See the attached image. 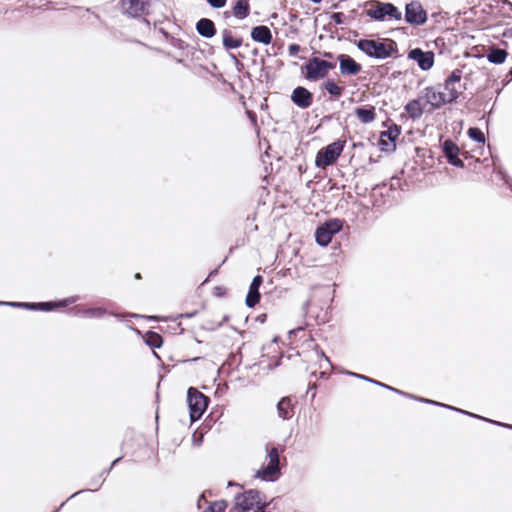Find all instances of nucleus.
I'll list each match as a JSON object with an SVG mask.
<instances>
[{
    "label": "nucleus",
    "mask_w": 512,
    "mask_h": 512,
    "mask_svg": "<svg viewBox=\"0 0 512 512\" xmlns=\"http://www.w3.org/2000/svg\"><path fill=\"white\" fill-rule=\"evenodd\" d=\"M358 50L369 58L384 60L387 58H398V44L391 38L385 39H359L355 41Z\"/></svg>",
    "instance_id": "1"
},
{
    "label": "nucleus",
    "mask_w": 512,
    "mask_h": 512,
    "mask_svg": "<svg viewBox=\"0 0 512 512\" xmlns=\"http://www.w3.org/2000/svg\"><path fill=\"white\" fill-rule=\"evenodd\" d=\"M335 68V62L312 56L301 66V74L305 80L317 82L326 79L329 71Z\"/></svg>",
    "instance_id": "2"
},
{
    "label": "nucleus",
    "mask_w": 512,
    "mask_h": 512,
    "mask_svg": "<svg viewBox=\"0 0 512 512\" xmlns=\"http://www.w3.org/2000/svg\"><path fill=\"white\" fill-rule=\"evenodd\" d=\"M346 145V141L338 138L318 150L315 157V166L323 169L334 165L341 156Z\"/></svg>",
    "instance_id": "3"
},
{
    "label": "nucleus",
    "mask_w": 512,
    "mask_h": 512,
    "mask_svg": "<svg viewBox=\"0 0 512 512\" xmlns=\"http://www.w3.org/2000/svg\"><path fill=\"white\" fill-rule=\"evenodd\" d=\"M345 224L344 219L329 218L320 223L314 232L315 242L321 247H327L334 235L342 231Z\"/></svg>",
    "instance_id": "4"
},
{
    "label": "nucleus",
    "mask_w": 512,
    "mask_h": 512,
    "mask_svg": "<svg viewBox=\"0 0 512 512\" xmlns=\"http://www.w3.org/2000/svg\"><path fill=\"white\" fill-rule=\"evenodd\" d=\"M370 199L372 208L382 213L393 204L395 195L392 193V188L388 187V183L383 181L372 186Z\"/></svg>",
    "instance_id": "5"
},
{
    "label": "nucleus",
    "mask_w": 512,
    "mask_h": 512,
    "mask_svg": "<svg viewBox=\"0 0 512 512\" xmlns=\"http://www.w3.org/2000/svg\"><path fill=\"white\" fill-rule=\"evenodd\" d=\"M366 15L378 22L402 20V12L392 2L375 1L374 6L366 11Z\"/></svg>",
    "instance_id": "6"
},
{
    "label": "nucleus",
    "mask_w": 512,
    "mask_h": 512,
    "mask_svg": "<svg viewBox=\"0 0 512 512\" xmlns=\"http://www.w3.org/2000/svg\"><path fill=\"white\" fill-rule=\"evenodd\" d=\"M402 19L412 27H420L426 24L428 13L419 0H412L405 4Z\"/></svg>",
    "instance_id": "7"
},
{
    "label": "nucleus",
    "mask_w": 512,
    "mask_h": 512,
    "mask_svg": "<svg viewBox=\"0 0 512 512\" xmlns=\"http://www.w3.org/2000/svg\"><path fill=\"white\" fill-rule=\"evenodd\" d=\"M158 4V0H121V10L123 14L137 18L149 15L150 10Z\"/></svg>",
    "instance_id": "8"
},
{
    "label": "nucleus",
    "mask_w": 512,
    "mask_h": 512,
    "mask_svg": "<svg viewBox=\"0 0 512 512\" xmlns=\"http://www.w3.org/2000/svg\"><path fill=\"white\" fill-rule=\"evenodd\" d=\"M407 58L416 62L422 71H429L435 63V53L432 50H423L420 47L410 48L407 51Z\"/></svg>",
    "instance_id": "9"
},
{
    "label": "nucleus",
    "mask_w": 512,
    "mask_h": 512,
    "mask_svg": "<svg viewBox=\"0 0 512 512\" xmlns=\"http://www.w3.org/2000/svg\"><path fill=\"white\" fill-rule=\"evenodd\" d=\"M421 96L425 104L430 106L431 112L449 104L447 95L442 91H436L433 86L424 88L421 92Z\"/></svg>",
    "instance_id": "10"
},
{
    "label": "nucleus",
    "mask_w": 512,
    "mask_h": 512,
    "mask_svg": "<svg viewBox=\"0 0 512 512\" xmlns=\"http://www.w3.org/2000/svg\"><path fill=\"white\" fill-rule=\"evenodd\" d=\"M336 60L339 63L340 75L343 77L356 76L363 69L362 65L348 54H338Z\"/></svg>",
    "instance_id": "11"
},
{
    "label": "nucleus",
    "mask_w": 512,
    "mask_h": 512,
    "mask_svg": "<svg viewBox=\"0 0 512 512\" xmlns=\"http://www.w3.org/2000/svg\"><path fill=\"white\" fill-rule=\"evenodd\" d=\"M440 147L448 164L456 168H465L464 161L459 158L460 149L452 139L447 138L441 143Z\"/></svg>",
    "instance_id": "12"
},
{
    "label": "nucleus",
    "mask_w": 512,
    "mask_h": 512,
    "mask_svg": "<svg viewBox=\"0 0 512 512\" xmlns=\"http://www.w3.org/2000/svg\"><path fill=\"white\" fill-rule=\"evenodd\" d=\"M314 99V94L304 86L295 87L290 95L291 102L299 109H308Z\"/></svg>",
    "instance_id": "13"
},
{
    "label": "nucleus",
    "mask_w": 512,
    "mask_h": 512,
    "mask_svg": "<svg viewBox=\"0 0 512 512\" xmlns=\"http://www.w3.org/2000/svg\"><path fill=\"white\" fill-rule=\"evenodd\" d=\"M263 281V277L259 274L253 277L245 298V305L248 308H254L260 302V287L263 284Z\"/></svg>",
    "instance_id": "14"
},
{
    "label": "nucleus",
    "mask_w": 512,
    "mask_h": 512,
    "mask_svg": "<svg viewBox=\"0 0 512 512\" xmlns=\"http://www.w3.org/2000/svg\"><path fill=\"white\" fill-rule=\"evenodd\" d=\"M251 12V6L249 0H235L232 3L231 10L225 11L223 16L225 19L234 16L238 20L246 19Z\"/></svg>",
    "instance_id": "15"
},
{
    "label": "nucleus",
    "mask_w": 512,
    "mask_h": 512,
    "mask_svg": "<svg viewBox=\"0 0 512 512\" xmlns=\"http://www.w3.org/2000/svg\"><path fill=\"white\" fill-rule=\"evenodd\" d=\"M297 400L295 396H284L276 404L278 416L286 421L290 420L294 415Z\"/></svg>",
    "instance_id": "16"
},
{
    "label": "nucleus",
    "mask_w": 512,
    "mask_h": 512,
    "mask_svg": "<svg viewBox=\"0 0 512 512\" xmlns=\"http://www.w3.org/2000/svg\"><path fill=\"white\" fill-rule=\"evenodd\" d=\"M210 402L209 396L194 388V423L202 418Z\"/></svg>",
    "instance_id": "17"
},
{
    "label": "nucleus",
    "mask_w": 512,
    "mask_h": 512,
    "mask_svg": "<svg viewBox=\"0 0 512 512\" xmlns=\"http://www.w3.org/2000/svg\"><path fill=\"white\" fill-rule=\"evenodd\" d=\"M280 467L270 464H263L256 470L254 477L263 482H276L281 477Z\"/></svg>",
    "instance_id": "18"
},
{
    "label": "nucleus",
    "mask_w": 512,
    "mask_h": 512,
    "mask_svg": "<svg viewBox=\"0 0 512 512\" xmlns=\"http://www.w3.org/2000/svg\"><path fill=\"white\" fill-rule=\"evenodd\" d=\"M250 37L254 42L263 45H269L273 41L271 29L266 25H257L252 27Z\"/></svg>",
    "instance_id": "19"
},
{
    "label": "nucleus",
    "mask_w": 512,
    "mask_h": 512,
    "mask_svg": "<svg viewBox=\"0 0 512 512\" xmlns=\"http://www.w3.org/2000/svg\"><path fill=\"white\" fill-rule=\"evenodd\" d=\"M195 29L201 37L206 39H211L217 34L215 23L206 17L200 18L196 22Z\"/></svg>",
    "instance_id": "20"
},
{
    "label": "nucleus",
    "mask_w": 512,
    "mask_h": 512,
    "mask_svg": "<svg viewBox=\"0 0 512 512\" xmlns=\"http://www.w3.org/2000/svg\"><path fill=\"white\" fill-rule=\"evenodd\" d=\"M425 106L426 104L423 102V98L420 95L419 97L408 101L404 106V110L411 119L415 120L423 115Z\"/></svg>",
    "instance_id": "21"
},
{
    "label": "nucleus",
    "mask_w": 512,
    "mask_h": 512,
    "mask_svg": "<svg viewBox=\"0 0 512 512\" xmlns=\"http://www.w3.org/2000/svg\"><path fill=\"white\" fill-rule=\"evenodd\" d=\"M354 114L362 124L372 123L377 117L376 108L370 104L356 107Z\"/></svg>",
    "instance_id": "22"
},
{
    "label": "nucleus",
    "mask_w": 512,
    "mask_h": 512,
    "mask_svg": "<svg viewBox=\"0 0 512 512\" xmlns=\"http://www.w3.org/2000/svg\"><path fill=\"white\" fill-rule=\"evenodd\" d=\"M344 373H345L346 375L351 376V377H355V378H357V379H360V380H363V381L369 382V383H371V384H374V385H376V386H379V387H381V388H383V389H386V390H388V391H391V392H393V393H395V394H398V395H405V394H404V391L399 390V389H397V388H395V387H393V386H390V385H388V384H386V383L380 382V381H378V380H376V379H374V378H371V377H369V376H366V375H363V374H359V373H356V372H351V371H345Z\"/></svg>",
    "instance_id": "23"
},
{
    "label": "nucleus",
    "mask_w": 512,
    "mask_h": 512,
    "mask_svg": "<svg viewBox=\"0 0 512 512\" xmlns=\"http://www.w3.org/2000/svg\"><path fill=\"white\" fill-rule=\"evenodd\" d=\"M222 45L226 51H231L240 48L243 45L242 37H234L229 29L222 31Z\"/></svg>",
    "instance_id": "24"
},
{
    "label": "nucleus",
    "mask_w": 512,
    "mask_h": 512,
    "mask_svg": "<svg viewBox=\"0 0 512 512\" xmlns=\"http://www.w3.org/2000/svg\"><path fill=\"white\" fill-rule=\"evenodd\" d=\"M509 53L506 49H501L496 46H492L489 48L488 52L486 53L485 57L488 60L489 63L494 65H501L505 63Z\"/></svg>",
    "instance_id": "25"
},
{
    "label": "nucleus",
    "mask_w": 512,
    "mask_h": 512,
    "mask_svg": "<svg viewBox=\"0 0 512 512\" xmlns=\"http://www.w3.org/2000/svg\"><path fill=\"white\" fill-rule=\"evenodd\" d=\"M320 88L330 95L331 100H337L344 93V88L340 87L333 78L327 77L326 80L320 85Z\"/></svg>",
    "instance_id": "26"
},
{
    "label": "nucleus",
    "mask_w": 512,
    "mask_h": 512,
    "mask_svg": "<svg viewBox=\"0 0 512 512\" xmlns=\"http://www.w3.org/2000/svg\"><path fill=\"white\" fill-rule=\"evenodd\" d=\"M214 423V419L212 418V414H209L205 419V427L194 429V447H200L204 440V434L207 430H210Z\"/></svg>",
    "instance_id": "27"
},
{
    "label": "nucleus",
    "mask_w": 512,
    "mask_h": 512,
    "mask_svg": "<svg viewBox=\"0 0 512 512\" xmlns=\"http://www.w3.org/2000/svg\"><path fill=\"white\" fill-rule=\"evenodd\" d=\"M279 448L276 445L273 444H266L265 447V458L267 460V463L270 465H273L275 467L279 466Z\"/></svg>",
    "instance_id": "28"
},
{
    "label": "nucleus",
    "mask_w": 512,
    "mask_h": 512,
    "mask_svg": "<svg viewBox=\"0 0 512 512\" xmlns=\"http://www.w3.org/2000/svg\"><path fill=\"white\" fill-rule=\"evenodd\" d=\"M78 296H72L70 298H67L63 301L59 302H40L38 303V310L41 311H51L55 307H64L70 303H74L78 300Z\"/></svg>",
    "instance_id": "29"
},
{
    "label": "nucleus",
    "mask_w": 512,
    "mask_h": 512,
    "mask_svg": "<svg viewBox=\"0 0 512 512\" xmlns=\"http://www.w3.org/2000/svg\"><path fill=\"white\" fill-rule=\"evenodd\" d=\"M402 128L400 125L396 123H392L387 130L381 131L379 136L381 138H386L387 140H391L394 143H397L399 136L401 135Z\"/></svg>",
    "instance_id": "30"
},
{
    "label": "nucleus",
    "mask_w": 512,
    "mask_h": 512,
    "mask_svg": "<svg viewBox=\"0 0 512 512\" xmlns=\"http://www.w3.org/2000/svg\"><path fill=\"white\" fill-rule=\"evenodd\" d=\"M107 313V310L101 307L87 308L78 311V314L85 318H102Z\"/></svg>",
    "instance_id": "31"
},
{
    "label": "nucleus",
    "mask_w": 512,
    "mask_h": 512,
    "mask_svg": "<svg viewBox=\"0 0 512 512\" xmlns=\"http://www.w3.org/2000/svg\"><path fill=\"white\" fill-rule=\"evenodd\" d=\"M228 507V501L225 499L208 502L205 512H225Z\"/></svg>",
    "instance_id": "32"
},
{
    "label": "nucleus",
    "mask_w": 512,
    "mask_h": 512,
    "mask_svg": "<svg viewBox=\"0 0 512 512\" xmlns=\"http://www.w3.org/2000/svg\"><path fill=\"white\" fill-rule=\"evenodd\" d=\"M467 136L470 140L479 144H484L486 141L485 134L479 127H470L467 130Z\"/></svg>",
    "instance_id": "33"
},
{
    "label": "nucleus",
    "mask_w": 512,
    "mask_h": 512,
    "mask_svg": "<svg viewBox=\"0 0 512 512\" xmlns=\"http://www.w3.org/2000/svg\"><path fill=\"white\" fill-rule=\"evenodd\" d=\"M145 343L152 348H159L162 346V337L153 331H149L145 335Z\"/></svg>",
    "instance_id": "34"
},
{
    "label": "nucleus",
    "mask_w": 512,
    "mask_h": 512,
    "mask_svg": "<svg viewBox=\"0 0 512 512\" xmlns=\"http://www.w3.org/2000/svg\"><path fill=\"white\" fill-rule=\"evenodd\" d=\"M377 146L379 147V150L381 152H384V153H387V154L395 152V150L397 148V144L396 143H394L391 140H387L385 137L381 138L380 136H379V139L377 141Z\"/></svg>",
    "instance_id": "35"
},
{
    "label": "nucleus",
    "mask_w": 512,
    "mask_h": 512,
    "mask_svg": "<svg viewBox=\"0 0 512 512\" xmlns=\"http://www.w3.org/2000/svg\"><path fill=\"white\" fill-rule=\"evenodd\" d=\"M462 70L454 69L450 72V74L446 77L443 83V88H449V85H454L455 83H459L462 79Z\"/></svg>",
    "instance_id": "36"
},
{
    "label": "nucleus",
    "mask_w": 512,
    "mask_h": 512,
    "mask_svg": "<svg viewBox=\"0 0 512 512\" xmlns=\"http://www.w3.org/2000/svg\"><path fill=\"white\" fill-rule=\"evenodd\" d=\"M495 173L503 182V184L512 192V177L508 174V172L504 168L498 167L495 168Z\"/></svg>",
    "instance_id": "37"
},
{
    "label": "nucleus",
    "mask_w": 512,
    "mask_h": 512,
    "mask_svg": "<svg viewBox=\"0 0 512 512\" xmlns=\"http://www.w3.org/2000/svg\"><path fill=\"white\" fill-rule=\"evenodd\" d=\"M388 183V187L392 188V193L395 194L397 188L400 190H405L408 187L407 181H402L398 176H393L390 178Z\"/></svg>",
    "instance_id": "38"
},
{
    "label": "nucleus",
    "mask_w": 512,
    "mask_h": 512,
    "mask_svg": "<svg viewBox=\"0 0 512 512\" xmlns=\"http://www.w3.org/2000/svg\"><path fill=\"white\" fill-rule=\"evenodd\" d=\"M257 213L254 212L251 215H247L246 217V223H245V234L248 236L252 232L258 231V225L253 224V222L256 220Z\"/></svg>",
    "instance_id": "39"
},
{
    "label": "nucleus",
    "mask_w": 512,
    "mask_h": 512,
    "mask_svg": "<svg viewBox=\"0 0 512 512\" xmlns=\"http://www.w3.org/2000/svg\"><path fill=\"white\" fill-rule=\"evenodd\" d=\"M0 305H8L14 307H25L29 310H38V303H19V302H2L0 301Z\"/></svg>",
    "instance_id": "40"
},
{
    "label": "nucleus",
    "mask_w": 512,
    "mask_h": 512,
    "mask_svg": "<svg viewBox=\"0 0 512 512\" xmlns=\"http://www.w3.org/2000/svg\"><path fill=\"white\" fill-rule=\"evenodd\" d=\"M329 19L334 22L335 25H342L345 23L346 15L343 12H330Z\"/></svg>",
    "instance_id": "41"
},
{
    "label": "nucleus",
    "mask_w": 512,
    "mask_h": 512,
    "mask_svg": "<svg viewBox=\"0 0 512 512\" xmlns=\"http://www.w3.org/2000/svg\"><path fill=\"white\" fill-rule=\"evenodd\" d=\"M444 90L449 93L447 96L449 103H455L460 97V92L454 87V85H449V88H444Z\"/></svg>",
    "instance_id": "42"
},
{
    "label": "nucleus",
    "mask_w": 512,
    "mask_h": 512,
    "mask_svg": "<svg viewBox=\"0 0 512 512\" xmlns=\"http://www.w3.org/2000/svg\"><path fill=\"white\" fill-rule=\"evenodd\" d=\"M230 320V315L228 314H225L223 317H222V320L217 322L215 326H201L202 329L204 330H207V331H215L217 330L218 328L222 327L224 323L228 322Z\"/></svg>",
    "instance_id": "43"
},
{
    "label": "nucleus",
    "mask_w": 512,
    "mask_h": 512,
    "mask_svg": "<svg viewBox=\"0 0 512 512\" xmlns=\"http://www.w3.org/2000/svg\"><path fill=\"white\" fill-rule=\"evenodd\" d=\"M227 258H228V256H226L216 268H214L213 270H211L209 272L208 276L203 280V282L200 284V286L205 285L210 280V278H212L218 274L219 268L227 261Z\"/></svg>",
    "instance_id": "44"
},
{
    "label": "nucleus",
    "mask_w": 512,
    "mask_h": 512,
    "mask_svg": "<svg viewBox=\"0 0 512 512\" xmlns=\"http://www.w3.org/2000/svg\"><path fill=\"white\" fill-rule=\"evenodd\" d=\"M248 242H249V236H247L246 234L242 238H238L236 240L235 246H232V247L229 248V252H228L229 255L233 253L234 249L239 248L241 246H244Z\"/></svg>",
    "instance_id": "45"
},
{
    "label": "nucleus",
    "mask_w": 512,
    "mask_h": 512,
    "mask_svg": "<svg viewBox=\"0 0 512 512\" xmlns=\"http://www.w3.org/2000/svg\"><path fill=\"white\" fill-rule=\"evenodd\" d=\"M206 2L213 9H221L227 4V0H206Z\"/></svg>",
    "instance_id": "46"
},
{
    "label": "nucleus",
    "mask_w": 512,
    "mask_h": 512,
    "mask_svg": "<svg viewBox=\"0 0 512 512\" xmlns=\"http://www.w3.org/2000/svg\"><path fill=\"white\" fill-rule=\"evenodd\" d=\"M314 350H315V352L317 353L318 356H320L321 358H323L327 362V364L329 365L330 368L333 367L330 358L325 354V352L320 348L319 345L316 344L314 346Z\"/></svg>",
    "instance_id": "47"
},
{
    "label": "nucleus",
    "mask_w": 512,
    "mask_h": 512,
    "mask_svg": "<svg viewBox=\"0 0 512 512\" xmlns=\"http://www.w3.org/2000/svg\"><path fill=\"white\" fill-rule=\"evenodd\" d=\"M279 341H280V337L274 336L270 343L262 346V350L263 351L272 350L273 352H275V345H277Z\"/></svg>",
    "instance_id": "48"
},
{
    "label": "nucleus",
    "mask_w": 512,
    "mask_h": 512,
    "mask_svg": "<svg viewBox=\"0 0 512 512\" xmlns=\"http://www.w3.org/2000/svg\"><path fill=\"white\" fill-rule=\"evenodd\" d=\"M227 292H228V291H227V288H226V287H224V286H220V285H218V286H215V287L213 288V295H214L215 297H219V298L224 297V296H226V295H227Z\"/></svg>",
    "instance_id": "49"
},
{
    "label": "nucleus",
    "mask_w": 512,
    "mask_h": 512,
    "mask_svg": "<svg viewBox=\"0 0 512 512\" xmlns=\"http://www.w3.org/2000/svg\"><path fill=\"white\" fill-rule=\"evenodd\" d=\"M301 51V46L297 43H291L288 46V54L291 57H295Z\"/></svg>",
    "instance_id": "50"
},
{
    "label": "nucleus",
    "mask_w": 512,
    "mask_h": 512,
    "mask_svg": "<svg viewBox=\"0 0 512 512\" xmlns=\"http://www.w3.org/2000/svg\"><path fill=\"white\" fill-rule=\"evenodd\" d=\"M187 406L189 410L190 423L192 424V386L187 389Z\"/></svg>",
    "instance_id": "51"
},
{
    "label": "nucleus",
    "mask_w": 512,
    "mask_h": 512,
    "mask_svg": "<svg viewBox=\"0 0 512 512\" xmlns=\"http://www.w3.org/2000/svg\"><path fill=\"white\" fill-rule=\"evenodd\" d=\"M260 63H261V71L264 73V76H265V81L269 82L271 80L270 71H269L270 67L265 65V60L263 57L260 59Z\"/></svg>",
    "instance_id": "52"
},
{
    "label": "nucleus",
    "mask_w": 512,
    "mask_h": 512,
    "mask_svg": "<svg viewBox=\"0 0 512 512\" xmlns=\"http://www.w3.org/2000/svg\"><path fill=\"white\" fill-rule=\"evenodd\" d=\"M312 377H315V378H320V379H324V380H328L329 377H330V373L326 370L324 371H320V372H317V371H313L311 372L310 374Z\"/></svg>",
    "instance_id": "53"
},
{
    "label": "nucleus",
    "mask_w": 512,
    "mask_h": 512,
    "mask_svg": "<svg viewBox=\"0 0 512 512\" xmlns=\"http://www.w3.org/2000/svg\"><path fill=\"white\" fill-rule=\"evenodd\" d=\"M204 503L208 504V501L206 500V492H203L197 498V501H196L197 509L203 510L204 509V506H203Z\"/></svg>",
    "instance_id": "54"
},
{
    "label": "nucleus",
    "mask_w": 512,
    "mask_h": 512,
    "mask_svg": "<svg viewBox=\"0 0 512 512\" xmlns=\"http://www.w3.org/2000/svg\"><path fill=\"white\" fill-rule=\"evenodd\" d=\"M284 357V354L282 353L278 359H276L274 362H271L267 365V370L272 371L279 367L282 364V358Z\"/></svg>",
    "instance_id": "55"
},
{
    "label": "nucleus",
    "mask_w": 512,
    "mask_h": 512,
    "mask_svg": "<svg viewBox=\"0 0 512 512\" xmlns=\"http://www.w3.org/2000/svg\"><path fill=\"white\" fill-rule=\"evenodd\" d=\"M404 394L405 395H402L403 397H406V398H409V399H413L414 401L420 402V403H423V401H427V399H428V398H424V397H421V396H416V395L410 394V393L405 392V391H404Z\"/></svg>",
    "instance_id": "56"
},
{
    "label": "nucleus",
    "mask_w": 512,
    "mask_h": 512,
    "mask_svg": "<svg viewBox=\"0 0 512 512\" xmlns=\"http://www.w3.org/2000/svg\"><path fill=\"white\" fill-rule=\"evenodd\" d=\"M316 390H317V385L315 383L308 384V389H307L306 394H308L309 392H312L311 401H313L316 397Z\"/></svg>",
    "instance_id": "57"
},
{
    "label": "nucleus",
    "mask_w": 512,
    "mask_h": 512,
    "mask_svg": "<svg viewBox=\"0 0 512 512\" xmlns=\"http://www.w3.org/2000/svg\"><path fill=\"white\" fill-rule=\"evenodd\" d=\"M318 53L323 57L322 59H329V60H333L335 58V55L334 53L330 52V51H318Z\"/></svg>",
    "instance_id": "58"
},
{
    "label": "nucleus",
    "mask_w": 512,
    "mask_h": 512,
    "mask_svg": "<svg viewBox=\"0 0 512 512\" xmlns=\"http://www.w3.org/2000/svg\"><path fill=\"white\" fill-rule=\"evenodd\" d=\"M154 31H155V33L158 32V33L162 34L164 36V38H166V39L168 38L169 34H168L167 30L163 26H161V25L157 26L155 24Z\"/></svg>",
    "instance_id": "59"
},
{
    "label": "nucleus",
    "mask_w": 512,
    "mask_h": 512,
    "mask_svg": "<svg viewBox=\"0 0 512 512\" xmlns=\"http://www.w3.org/2000/svg\"><path fill=\"white\" fill-rule=\"evenodd\" d=\"M246 114H247V117L248 119L253 123V124H256L257 123V114L252 111V110H247L246 111Z\"/></svg>",
    "instance_id": "60"
},
{
    "label": "nucleus",
    "mask_w": 512,
    "mask_h": 512,
    "mask_svg": "<svg viewBox=\"0 0 512 512\" xmlns=\"http://www.w3.org/2000/svg\"><path fill=\"white\" fill-rule=\"evenodd\" d=\"M267 318H268V315L267 313H261L259 314L256 318H255V321L263 324L267 321Z\"/></svg>",
    "instance_id": "61"
},
{
    "label": "nucleus",
    "mask_w": 512,
    "mask_h": 512,
    "mask_svg": "<svg viewBox=\"0 0 512 512\" xmlns=\"http://www.w3.org/2000/svg\"><path fill=\"white\" fill-rule=\"evenodd\" d=\"M467 416L471 417V418H475V419L481 420V421H486V417L478 415V414H475V413L470 412V411L467 412Z\"/></svg>",
    "instance_id": "62"
},
{
    "label": "nucleus",
    "mask_w": 512,
    "mask_h": 512,
    "mask_svg": "<svg viewBox=\"0 0 512 512\" xmlns=\"http://www.w3.org/2000/svg\"><path fill=\"white\" fill-rule=\"evenodd\" d=\"M501 36L503 38H512V27L504 29V31L502 32Z\"/></svg>",
    "instance_id": "63"
},
{
    "label": "nucleus",
    "mask_w": 512,
    "mask_h": 512,
    "mask_svg": "<svg viewBox=\"0 0 512 512\" xmlns=\"http://www.w3.org/2000/svg\"><path fill=\"white\" fill-rule=\"evenodd\" d=\"M510 81H512V67L509 69V71H508V73L506 75V79L503 80V84L506 85Z\"/></svg>",
    "instance_id": "64"
}]
</instances>
